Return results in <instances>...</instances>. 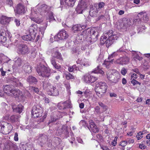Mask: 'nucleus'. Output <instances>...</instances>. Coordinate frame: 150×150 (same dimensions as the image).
I'll use <instances>...</instances> for the list:
<instances>
[{
    "label": "nucleus",
    "instance_id": "6",
    "mask_svg": "<svg viewBox=\"0 0 150 150\" xmlns=\"http://www.w3.org/2000/svg\"><path fill=\"white\" fill-rule=\"evenodd\" d=\"M38 6L39 7L38 9V12L35 11L33 10H31V14L33 16H34L35 14H37V13L39 12L42 14L43 13H48L50 10V7L45 4L40 5V4H38Z\"/></svg>",
    "mask_w": 150,
    "mask_h": 150
},
{
    "label": "nucleus",
    "instance_id": "58",
    "mask_svg": "<svg viewBox=\"0 0 150 150\" xmlns=\"http://www.w3.org/2000/svg\"><path fill=\"white\" fill-rule=\"evenodd\" d=\"M80 35V33L78 34L77 36L76 37V40H77V41H78L79 40H81L83 39V38L82 36H81Z\"/></svg>",
    "mask_w": 150,
    "mask_h": 150
},
{
    "label": "nucleus",
    "instance_id": "30",
    "mask_svg": "<svg viewBox=\"0 0 150 150\" xmlns=\"http://www.w3.org/2000/svg\"><path fill=\"white\" fill-rule=\"evenodd\" d=\"M89 29H87V30H85L80 33V35L83 38V40H86L89 38V33H88Z\"/></svg>",
    "mask_w": 150,
    "mask_h": 150
},
{
    "label": "nucleus",
    "instance_id": "10",
    "mask_svg": "<svg viewBox=\"0 0 150 150\" xmlns=\"http://www.w3.org/2000/svg\"><path fill=\"white\" fill-rule=\"evenodd\" d=\"M39 106H34L31 112L32 117L34 118H36L42 116L40 112L42 110L40 108Z\"/></svg>",
    "mask_w": 150,
    "mask_h": 150
},
{
    "label": "nucleus",
    "instance_id": "37",
    "mask_svg": "<svg viewBox=\"0 0 150 150\" xmlns=\"http://www.w3.org/2000/svg\"><path fill=\"white\" fill-rule=\"evenodd\" d=\"M0 56L1 57V58L0 59V60H2V62L3 63H7L10 60L6 56L4 55L3 54H0Z\"/></svg>",
    "mask_w": 150,
    "mask_h": 150
},
{
    "label": "nucleus",
    "instance_id": "44",
    "mask_svg": "<svg viewBox=\"0 0 150 150\" xmlns=\"http://www.w3.org/2000/svg\"><path fill=\"white\" fill-rule=\"evenodd\" d=\"M98 104L100 106L103 108L104 111H105L108 109L107 106L106 105H104L102 102H99L98 103Z\"/></svg>",
    "mask_w": 150,
    "mask_h": 150
},
{
    "label": "nucleus",
    "instance_id": "41",
    "mask_svg": "<svg viewBox=\"0 0 150 150\" xmlns=\"http://www.w3.org/2000/svg\"><path fill=\"white\" fill-rule=\"evenodd\" d=\"M94 113L95 115H99L100 114V108L99 106H97L94 108Z\"/></svg>",
    "mask_w": 150,
    "mask_h": 150
},
{
    "label": "nucleus",
    "instance_id": "26",
    "mask_svg": "<svg viewBox=\"0 0 150 150\" xmlns=\"http://www.w3.org/2000/svg\"><path fill=\"white\" fill-rule=\"evenodd\" d=\"M11 83L13 85L16 86H22V84L19 81V80L15 78H11Z\"/></svg>",
    "mask_w": 150,
    "mask_h": 150
},
{
    "label": "nucleus",
    "instance_id": "55",
    "mask_svg": "<svg viewBox=\"0 0 150 150\" xmlns=\"http://www.w3.org/2000/svg\"><path fill=\"white\" fill-rule=\"evenodd\" d=\"M127 144V142L126 141H123L121 142L119 145L121 146L124 147Z\"/></svg>",
    "mask_w": 150,
    "mask_h": 150
},
{
    "label": "nucleus",
    "instance_id": "3",
    "mask_svg": "<svg viewBox=\"0 0 150 150\" xmlns=\"http://www.w3.org/2000/svg\"><path fill=\"white\" fill-rule=\"evenodd\" d=\"M88 32L89 38L86 40L89 44H91L97 40L98 33L97 30L94 28L89 29Z\"/></svg>",
    "mask_w": 150,
    "mask_h": 150
},
{
    "label": "nucleus",
    "instance_id": "63",
    "mask_svg": "<svg viewBox=\"0 0 150 150\" xmlns=\"http://www.w3.org/2000/svg\"><path fill=\"white\" fill-rule=\"evenodd\" d=\"M14 22L17 26H19L20 25L21 23L20 21L18 19H15Z\"/></svg>",
    "mask_w": 150,
    "mask_h": 150
},
{
    "label": "nucleus",
    "instance_id": "64",
    "mask_svg": "<svg viewBox=\"0 0 150 150\" xmlns=\"http://www.w3.org/2000/svg\"><path fill=\"white\" fill-rule=\"evenodd\" d=\"M70 85L69 83L66 84V88L68 89L67 91H68V93L69 94H70L71 93L70 92Z\"/></svg>",
    "mask_w": 150,
    "mask_h": 150
},
{
    "label": "nucleus",
    "instance_id": "50",
    "mask_svg": "<svg viewBox=\"0 0 150 150\" xmlns=\"http://www.w3.org/2000/svg\"><path fill=\"white\" fill-rule=\"evenodd\" d=\"M18 117L17 116L13 115L11 116L10 117V120L11 122H15L16 120Z\"/></svg>",
    "mask_w": 150,
    "mask_h": 150
},
{
    "label": "nucleus",
    "instance_id": "62",
    "mask_svg": "<svg viewBox=\"0 0 150 150\" xmlns=\"http://www.w3.org/2000/svg\"><path fill=\"white\" fill-rule=\"evenodd\" d=\"M113 60V59H112L111 61L105 60L103 63V64L106 65H108L109 64H110V63H112Z\"/></svg>",
    "mask_w": 150,
    "mask_h": 150
},
{
    "label": "nucleus",
    "instance_id": "53",
    "mask_svg": "<svg viewBox=\"0 0 150 150\" xmlns=\"http://www.w3.org/2000/svg\"><path fill=\"white\" fill-rule=\"evenodd\" d=\"M143 134L141 133V132H138L137 135L136 137H137L138 140L140 139L143 137L142 136Z\"/></svg>",
    "mask_w": 150,
    "mask_h": 150
},
{
    "label": "nucleus",
    "instance_id": "45",
    "mask_svg": "<svg viewBox=\"0 0 150 150\" xmlns=\"http://www.w3.org/2000/svg\"><path fill=\"white\" fill-rule=\"evenodd\" d=\"M80 6H79V5H78L76 9L77 13L79 14L82 13L83 11L84 10Z\"/></svg>",
    "mask_w": 150,
    "mask_h": 150
},
{
    "label": "nucleus",
    "instance_id": "9",
    "mask_svg": "<svg viewBox=\"0 0 150 150\" xmlns=\"http://www.w3.org/2000/svg\"><path fill=\"white\" fill-rule=\"evenodd\" d=\"M4 150H18L16 144L9 141H7L4 144Z\"/></svg>",
    "mask_w": 150,
    "mask_h": 150
},
{
    "label": "nucleus",
    "instance_id": "15",
    "mask_svg": "<svg viewBox=\"0 0 150 150\" xmlns=\"http://www.w3.org/2000/svg\"><path fill=\"white\" fill-rule=\"evenodd\" d=\"M3 91L8 96H11L13 91V86L12 85H6L4 86Z\"/></svg>",
    "mask_w": 150,
    "mask_h": 150
},
{
    "label": "nucleus",
    "instance_id": "48",
    "mask_svg": "<svg viewBox=\"0 0 150 150\" xmlns=\"http://www.w3.org/2000/svg\"><path fill=\"white\" fill-rule=\"evenodd\" d=\"M26 144V150H31L33 147V145L31 143H28Z\"/></svg>",
    "mask_w": 150,
    "mask_h": 150
},
{
    "label": "nucleus",
    "instance_id": "17",
    "mask_svg": "<svg viewBox=\"0 0 150 150\" xmlns=\"http://www.w3.org/2000/svg\"><path fill=\"white\" fill-rule=\"evenodd\" d=\"M11 106L13 111L14 112L21 113L23 109V106L21 104H19L18 106L15 103L11 104Z\"/></svg>",
    "mask_w": 150,
    "mask_h": 150
},
{
    "label": "nucleus",
    "instance_id": "52",
    "mask_svg": "<svg viewBox=\"0 0 150 150\" xmlns=\"http://www.w3.org/2000/svg\"><path fill=\"white\" fill-rule=\"evenodd\" d=\"M131 83L132 84L133 86H134L136 84H139V85H140L141 84V83L138 82L137 81L133 79L131 81Z\"/></svg>",
    "mask_w": 150,
    "mask_h": 150
},
{
    "label": "nucleus",
    "instance_id": "38",
    "mask_svg": "<svg viewBox=\"0 0 150 150\" xmlns=\"http://www.w3.org/2000/svg\"><path fill=\"white\" fill-rule=\"evenodd\" d=\"M92 72L96 74L99 73L101 74L102 75L104 74V72L100 69L99 66H98L95 68Z\"/></svg>",
    "mask_w": 150,
    "mask_h": 150
},
{
    "label": "nucleus",
    "instance_id": "47",
    "mask_svg": "<svg viewBox=\"0 0 150 150\" xmlns=\"http://www.w3.org/2000/svg\"><path fill=\"white\" fill-rule=\"evenodd\" d=\"M98 6H97V9L99 11V9H101L103 8L105 5V4L103 2H100L98 3Z\"/></svg>",
    "mask_w": 150,
    "mask_h": 150
},
{
    "label": "nucleus",
    "instance_id": "19",
    "mask_svg": "<svg viewBox=\"0 0 150 150\" xmlns=\"http://www.w3.org/2000/svg\"><path fill=\"white\" fill-rule=\"evenodd\" d=\"M37 29V25L35 24H32L29 27L28 31L29 33L32 35L33 34L34 36L35 37Z\"/></svg>",
    "mask_w": 150,
    "mask_h": 150
},
{
    "label": "nucleus",
    "instance_id": "40",
    "mask_svg": "<svg viewBox=\"0 0 150 150\" xmlns=\"http://www.w3.org/2000/svg\"><path fill=\"white\" fill-rule=\"evenodd\" d=\"M76 0H66V5L68 6L72 7L74 6Z\"/></svg>",
    "mask_w": 150,
    "mask_h": 150
},
{
    "label": "nucleus",
    "instance_id": "49",
    "mask_svg": "<svg viewBox=\"0 0 150 150\" xmlns=\"http://www.w3.org/2000/svg\"><path fill=\"white\" fill-rule=\"evenodd\" d=\"M24 96L25 98H28L31 97V95L30 93L28 91H25L24 96L23 95L22 97Z\"/></svg>",
    "mask_w": 150,
    "mask_h": 150
},
{
    "label": "nucleus",
    "instance_id": "51",
    "mask_svg": "<svg viewBox=\"0 0 150 150\" xmlns=\"http://www.w3.org/2000/svg\"><path fill=\"white\" fill-rule=\"evenodd\" d=\"M73 79H74V77L69 72H67L66 74V79L69 80Z\"/></svg>",
    "mask_w": 150,
    "mask_h": 150
},
{
    "label": "nucleus",
    "instance_id": "59",
    "mask_svg": "<svg viewBox=\"0 0 150 150\" xmlns=\"http://www.w3.org/2000/svg\"><path fill=\"white\" fill-rule=\"evenodd\" d=\"M127 72V69L123 67L121 70V73L123 75H125Z\"/></svg>",
    "mask_w": 150,
    "mask_h": 150
},
{
    "label": "nucleus",
    "instance_id": "4",
    "mask_svg": "<svg viewBox=\"0 0 150 150\" xmlns=\"http://www.w3.org/2000/svg\"><path fill=\"white\" fill-rule=\"evenodd\" d=\"M12 127L11 124L4 121L1 122L0 132L4 134H8L11 131Z\"/></svg>",
    "mask_w": 150,
    "mask_h": 150
},
{
    "label": "nucleus",
    "instance_id": "29",
    "mask_svg": "<svg viewBox=\"0 0 150 150\" xmlns=\"http://www.w3.org/2000/svg\"><path fill=\"white\" fill-rule=\"evenodd\" d=\"M120 53H121L122 54H125V52L124 50H123L121 49H120L119 50H117L116 52H114L111 54L108 57V59H109L110 58H113L117 56Z\"/></svg>",
    "mask_w": 150,
    "mask_h": 150
},
{
    "label": "nucleus",
    "instance_id": "7",
    "mask_svg": "<svg viewBox=\"0 0 150 150\" xmlns=\"http://www.w3.org/2000/svg\"><path fill=\"white\" fill-rule=\"evenodd\" d=\"M82 79L86 83H92L97 80L98 78L95 76H91L88 73H86L82 76Z\"/></svg>",
    "mask_w": 150,
    "mask_h": 150
},
{
    "label": "nucleus",
    "instance_id": "13",
    "mask_svg": "<svg viewBox=\"0 0 150 150\" xmlns=\"http://www.w3.org/2000/svg\"><path fill=\"white\" fill-rule=\"evenodd\" d=\"M51 52L52 54V56H53V58L54 57L56 58L57 59H58L60 62H61L62 60V55L60 53L56 48H53L51 50Z\"/></svg>",
    "mask_w": 150,
    "mask_h": 150
},
{
    "label": "nucleus",
    "instance_id": "21",
    "mask_svg": "<svg viewBox=\"0 0 150 150\" xmlns=\"http://www.w3.org/2000/svg\"><path fill=\"white\" fill-rule=\"evenodd\" d=\"M10 18L2 15L0 17V23L2 25H6L10 21Z\"/></svg>",
    "mask_w": 150,
    "mask_h": 150
},
{
    "label": "nucleus",
    "instance_id": "42",
    "mask_svg": "<svg viewBox=\"0 0 150 150\" xmlns=\"http://www.w3.org/2000/svg\"><path fill=\"white\" fill-rule=\"evenodd\" d=\"M78 5H79L83 9L85 10L87 7V4L86 3L84 2H83L82 1L80 2L79 3V4Z\"/></svg>",
    "mask_w": 150,
    "mask_h": 150
},
{
    "label": "nucleus",
    "instance_id": "8",
    "mask_svg": "<svg viewBox=\"0 0 150 150\" xmlns=\"http://www.w3.org/2000/svg\"><path fill=\"white\" fill-rule=\"evenodd\" d=\"M18 52L19 54L22 55L27 54L30 52V50L27 45L22 44L18 46Z\"/></svg>",
    "mask_w": 150,
    "mask_h": 150
},
{
    "label": "nucleus",
    "instance_id": "16",
    "mask_svg": "<svg viewBox=\"0 0 150 150\" xmlns=\"http://www.w3.org/2000/svg\"><path fill=\"white\" fill-rule=\"evenodd\" d=\"M98 90H100V92L101 93H105L106 92L108 86L105 82H100L98 83Z\"/></svg>",
    "mask_w": 150,
    "mask_h": 150
},
{
    "label": "nucleus",
    "instance_id": "56",
    "mask_svg": "<svg viewBox=\"0 0 150 150\" xmlns=\"http://www.w3.org/2000/svg\"><path fill=\"white\" fill-rule=\"evenodd\" d=\"M19 147L21 150H26V144H21L19 146Z\"/></svg>",
    "mask_w": 150,
    "mask_h": 150
},
{
    "label": "nucleus",
    "instance_id": "32",
    "mask_svg": "<svg viewBox=\"0 0 150 150\" xmlns=\"http://www.w3.org/2000/svg\"><path fill=\"white\" fill-rule=\"evenodd\" d=\"M86 27L85 25L81 26L80 25H76L73 26L72 29L74 33H75L76 32L80 31L82 29L85 28Z\"/></svg>",
    "mask_w": 150,
    "mask_h": 150
},
{
    "label": "nucleus",
    "instance_id": "39",
    "mask_svg": "<svg viewBox=\"0 0 150 150\" xmlns=\"http://www.w3.org/2000/svg\"><path fill=\"white\" fill-rule=\"evenodd\" d=\"M58 107L59 109L63 110L65 109L66 108V102L59 103L58 104Z\"/></svg>",
    "mask_w": 150,
    "mask_h": 150
},
{
    "label": "nucleus",
    "instance_id": "35",
    "mask_svg": "<svg viewBox=\"0 0 150 150\" xmlns=\"http://www.w3.org/2000/svg\"><path fill=\"white\" fill-rule=\"evenodd\" d=\"M36 14H35V15L34 16L31 14L33 16H31L30 18L32 21L37 23H40V22H42V20L40 18L38 17L35 18L34 17L36 16Z\"/></svg>",
    "mask_w": 150,
    "mask_h": 150
},
{
    "label": "nucleus",
    "instance_id": "11",
    "mask_svg": "<svg viewBox=\"0 0 150 150\" xmlns=\"http://www.w3.org/2000/svg\"><path fill=\"white\" fill-rule=\"evenodd\" d=\"M45 85V89L46 91H49L51 93V95L53 96H57L59 94V92L57 89L52 85L50 83L47 86Z\"/></svg>",
    "mask_w": 150,
    "mask_h": 150
},
{
    "label": "nucleus",
    "instance_id": "46",
    "mask_svg": "<svg viewBox=\"0 0 150 150\" xmlns=\"http://www.w3.org/2000/svg\"><path fill=\"white\" fill-rule=\"evenodd\" d=\"M80 6H79V5H78L76 9L77 13L79 14L82 13L83 11L84 10Z\"/></svg>",
    "mask_w": 150,
    "mask_h": 150
},
{
    "label": "nucleus",
    "instance_id": "12",
    "mask_svg": "<svg viewBox=\"0 0 150 150\" xmlns=\"http://www.w3.org/2000/svg\"><path fill=\"white\" fill-rule=\"evenodd\" d=\"M126 53L125 52V54H123L124 55H125V56L120 57L116 60V62L117 64L123 65L126 64L128 63L129 61V59L128 57L126 56Z\"/></svg>",
    "mask_w": 150,
    "mask_h": 150
},
{
    "label": "nucleus",
    "instance_id": "23",
    "mask_svg": "<svg viewBox=\"0 0 150 150\" xmlns=\"http://www.w3.org/2000/svg\"><path fill=\"white\" fill-rule=\"evenodd\" d=\"M27 81L30 85H33L36 84L38 82V80L35 77L30 75L28 77Z\"/></svg>",
    "mask_w": 150,
    "mask_h": 150
},
{
    "label": "nucleus",
    "instance_id": "33",
    "mask_svg": "<svg viewBox=\"0 0 150 150\" xmlns=\"http://www.w3.org/2000/svg\"><path fill=\"white\" fill-rule=\"evenodd\" d=\"M11 96H14L15 98L19 97L20 96H23V95L21 94V91L19 90H13L12 92Z\"/></svg>",
    "mask_w": 150,
    "mask_h": 150
},
{
    "label": "nucleus",
    "instance_id": "20",
    "mask_svg": "<svg viewBox=\"0 0 150 150\" xmlns=\"http://www.w3.org/2000/svg\"><path fill=\"white\" fill-rule=\"evenodd\" d=\"M97 6H98V5L97 4H96L90 8L89 12V14L92 17H94L98 11Z\"/></svg>",
    "mask_w": 150,
    "mask_h": 150
},
{
    "label": "nucleus",
    "instance_id": "57",
    "mask_svg": "<svg viewBox=\"0 0 150 150\" xmlns=\"http://www.w3.org/2000/svg\"><path fill=\"white\" fill-rule=\"evenodd\" d=\"M134 59H137L139 61H141L142 59V58L140 57L139 55L136 54L134 55Z\"/></svg>",
    "mask_w": 150,
    "mask_h": 150
},
{
    "label": "nucleus",
    "instance_id": "34",
    "mask_svg": "<svg viewBox=\"0 0 150 150\" xmlns=\"http://www.w3.org/2000/svg\"><path fill=\"white\" fill-rule=\"evenodd\" d=\"M30 90L32 91H33L39 95L42 96L43 97H44V96H45L44 94L42 93L41 91H39L38 89L37 88L32 86H30Z\"/></svg>",
    "mask_w": 150,
    "mask_h": 150
},
{
    "label": "nucleus",
    "instance_id": "36",
    "mask_svg": "<svg viewBox=\"0 0 150 150\" xmlns=\"http://www.w3.org/2000/svg\"><path fill=\"white\" fill-rule=\"evenodd\" d=\"M51 62L53 66L56 69H59L61 68L60 66L56 63L54 58L52 57L51 59Z\"/></svg>",
    "mask_w": 150,
    "mask_h": 150
},
{
    "label": "nucleus",
    "instance_id": "5",
    "mask_svg": "<svg viewBox=\"0 0 150 150\" xmlns=\"http://www.w3.org/2000/svg\"><path fill=\"white\" fill-rule=\"evenodd\" d=\"M107 76L108 80L114 84L117 83L120 78V74L117 72L112 73L109 71L107 74Z\"/></svg>",
    "mask_w": 150,
    "mask_h": 150
},
{
    "label": "nucleus",
    "instance_id": "24",
    "mask_svg": "<svg viewBox=\"0 0 150 150\" xmlns=\"http://www.w3.org/2000/svg\"><path fill=\"white\" fill-rule=\"evenodd\" d=\"M138 17H142V19L143 21L145 23L147 22L149 20V18L147 16L146 13L144 11H143L139 13L138 15Z\"/></svg>",
    "mask_w": 150,
    "mask_h": 150
},
{
    "label": "nucleus",
    "instance_id": "1",
    "mask_svg": "<svg viewBox=\"0 0 150 150\" xmlns=\"http://www.w3.org/2000/svg\"><path fill=\"white\" fill-rule=\"evenodd\" d=\"M118 37L117 35L112 34V30H110L108 32L104 33L103 36L100 38V42L101 44L105 43L107 47L110 46L117 40Z\"/></svg>",
    "mask_w": 150,
    "mask_h": 150
},
{
    "label": "nucleus",
    "instance_id": "25",
    "mask_svg": "<svg viewBox=\"0 0 150 150\" xmlns=\"http://www.w3.org/2000/svg\"><path fill=\"white\" fill-rule=\"evenodd\" d=\"M22 69L26 73H29L31 72V67L28 63L24 64L22 67Z\"/></svg>",
    "mask_w": 150,
    "mask_h": 150
},
{
    "label": "nucleus",
    "instance_id": "18",
    "mask_svg": "<svg viewBox=\"0 0 150 150\" xmlns=\"http://www.w3.org/2000/svg\"><path fill=\"white\" fill-rule=\"evenodd\" d=\"M89 128H88L90 130L94 133L98 132L99 131L97 127L96 124L92 120L89 121Z\"/></svg>",
    "mask_w": 150,
    "mask_h": 150
},
{
    "label": "nucleus",
    "instance_id": "54",
    "mask_svg": "<svg viewBox=\"0 0 150 150\" xmlns=\"http://www.w3.org/2000/svg\"><path fill=\"white\" fill-rule=\"evenodd\" d=\"M142 20L138 17H137L136 19H134V22L135 24H140L141 23Z\"/></svg>",
    "mask_w": 150,
    "mask_h": 150
},
{
    "label": "nucleus",
    "instance_id": "27",
    "mask_svg": "<svg viewBox=\"0 0 150 150\" xmlns=\"http://www.w3.org/2000/svg\"><path fill=\"white\" fill-rule=\"evenodd\" d=\"M6 34L4 31L3 30L0 31V42L2 44L6 41Z\"/></svg>",
    "mask_w": 150,
    "mask_h": 150
},
{
    "label": "nucleus",
    "instance_id": "14",
    "mask_svg": "<svg viewBox=\"0 0 150 150\" xmlns=\"http://www.w3.org/2000/svg\"><path fill=\"white\" fill-rule=\"evenodd\" d=\"M66 37V31L65 30H62L57 34V35L54 37L55 41H58L59 40H62L65 39Z\"/></svg>",
    "mask_w": 150,
    "mask_h": 150
},
{
    "label": "nucleus",
    "instance_id": "61",
    "mask_svg": "<svg viewBox=\"0 0 150 150\" xmlns=\"http://www.w3.org/2000/svg\"><path fill=\"white\" fill-rule=\"evenodd\" d=\"M96 94L100 98H101L102 96L103 95L104 93H101L100 92V90H98V91H97L96 92Z\"/></svg>",
    "mask_w": 150,
    "mask_h": 150
},
{
    "label": "nucleus",
    "instance_id": "31",
    "mask_svg": "<svg viewBox=\"0 0 150 150\" xmlns=\"http://www.w3.org/2000/svg\"><path fill=\"white\" fill-rule=\"evenodd\" d=\"M14 65L16 67L21 66L23 63V61L20 58H16L14 59Z\"/></svg>",
    "mask_w": 150,
    "mask_h": 150
},
{
    "label": "nucleus",
    "instance_id": "28",
    "mask_svg": "<svg viewBox=\"0 0 150 150\" xmlns=\"http://www.w3.org/2000/svg\"><path fill=\"white\" fill-rule=\"evenodd\" d=\"M35 36L33 35H32L29 33L28 34L24 35L22 37V39L25 40L27 41H32L34 40L35 38Z\"/></svg>",
    "mask_w": 150,
    "mask_h": 150
},
{
    "label": "nucleus",
    "instance_id": "22",
    "mask_svg": "<svg viewBox=\"0 0 150 150\" xmlns=\"http://www.w3.org/2000/svg\"><path fill=\"white\" fill-rule=\"evenodd\" d=\"M16 12L18 14H23L25 12V8L21 4H19L17 6Z\"/></svg>",
    "mask_w": 150,
    "mask_h": 150
},
{
    "label": "nucleus",
    "instance_id": "43",
    "mask_svg": "<svg viewBox=\"0 0 150 150\" xmlns=\"http://www.w3.org/2000/svg\"><path fill=\"white\" fill-rule=\"evenodd\" d=\"M42 136H40V137L39 138V141H40L41 143L43 144H45L46 143V142L47 141V139L46 138H45V136H42Z\"/></svg>",
    "mask_w": 150,
    "mask_h": 150
},
{
    "label": "nucleus",
    "instance_id": "2",
    "mask_svg": "<svg viewBox=\"0 0 150 150\" xmlns=\"http://www.w3.org/2000/svg\"><path fill=\"white\" fill-rule=\"evenodd\" d=\"M37 71L39 75L43 77H49L50 75L49 68L42 64H40L38 66Z\"/></svg>",
    "mask_w": 150,
    "mask_h": 150
},
{
    "label": "nucleus",
    "instance_id": "60",
    "mask_svg": "<svg viewBox=\"0 0 150 150\" xmlns=\"http://www.w3.org/2000/svg\"><path fill=\"white\" fill-rule=\"evenodd\" d=\"M128 21L127 20H124L123 21V25L124 27H127L129 26V24H128Z\"/></svg>",
    "mask_w": 150,
    "mask_h": 150
}]
</instances>
